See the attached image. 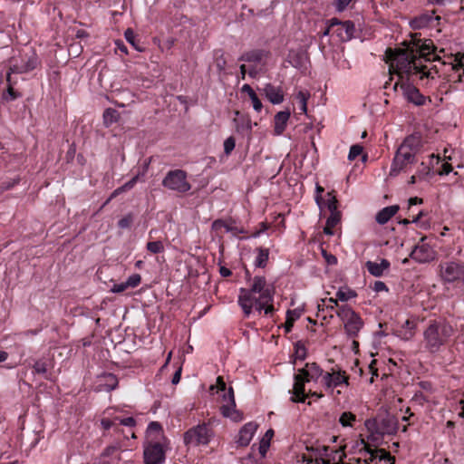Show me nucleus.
<instances>
[{
  "instance_id": "obj_1",
  "label": "nucleus",
  "mask_w": 464,
  "mask_h": 464,
  "mask_svg": "<svg viewBox=\"0 0 464 464\" xmlns=\"http://www.w3.org/2000/svg\"><path fill=\"white\" fill-rule=\"evenodd\" d=\"M405 48L395 51L388 48L386 50V62L390 63V72L397 73L402 78L406 74L408 78L413 75H420V79H433L430 71H427V66L421 62H418L414 53H411L410 44L407 41L403 42Z\"/></svg>"
},
{
  "instance_id": "obj_2",
  "label": "nucleus",
  "mask_w": 464,
  "mask_h": 464,
  "mask_svg": "<svg viewBox=\"0 0 464 464\" xmlns=\"http://www.w3.org/2000/svg\"><path fill=\"white\" fill-rule=\"evenodd\" d=\"M452 327L445 322L430 321L423 332L425 349L430 353H439L452 335Z\"/></svg>"
},
{
  "instance_id": "obj_3",
  "label": "nucleus",
  "mask_w": 464,
  "mask_h": 464,
  "mask_svg": "<svg viewBox=\"0 0 464 464\" xmlns=\"http://www.w3.org/2000/svg\"><path fill=\"white\" fill-rule=\"evenodd\" d=\"M323 369L316 362H307L304 368L299 369L298 372L294 376V396L291 397V401L293 402H304V384L312 381H316L323 375Z\"/></svg>"
},
{
  "instance_id": "obj_4",
  "label": "nucleus",
  "mask_w": 464,
  "mask_h": 464,
  "mask_svg": "<svg viewBox=\"0 0 464 464\" xmlns=\"http://www.w3.org/2000/svg\"><path fill=\"white\" fill-rule=\"evenodd\" d=\"M266 290H274L272 287H266V280L264 276H255L250 288H240L238 295V304L241 306L246 317L252 313L253 294L264 295Z\"/></svg>"
},
{
  "instance_id": "obj_5",
  "label": "nucleus",
  "mask_w": 464,
  "mask_h": 464,
  "mask_svg": "<svg viewBox=\"0 0 464 464\" xmlns=\"http://www.w3.org/2000/svg\"><path fill=\"white\" fill-rule=\"evenodd\" d=\"M336 315L343 322L347 336L355 338L363 326V321L361 316L348 305L339 306Z\"/></svg>"
},
{
  "instance_id": "obj_6",
  "label": "nucleus",
  "mask_w": 464,
  "mask_h": 464,
  "mask_svg": "<svg viewBox=\"0 0 464 464\" xmlns=\"http://www.w3.org/2000/svg\"><path fill=\"white\" fill-rule=\"evenodd\" d=\"M411 37V39L408 43L411 48V53L415 54L418 62H420L421 59L425 61H436L440 59L438 55L433 53L435 47L431 40L421 39L420 34H413Z\"/></svg>"
},
{
  "instance_id": "obj_7",
  "label": "nucleus",
  "mask_w": 464,
  "mask_h": 464,
  "mask_svg": "<svg viewBox=\"0 0 464 464\" xmlns=\"http://www.w3.org/2000/svg\"><path fill=\"white\" fill-rule=\"evenodd\" d=\"M213 430L206 423L198 424L188 430L183 436L186 446H199L209 443Z\"/></svg>"
},
{
  "instance_id": "obj_8",
  "label": "nucleus",
  "mask_w": 464,
  "mask_h": 464,
  "mask_svg": "<svg viewBox=\"0 0 464 464\" xmlns=\"http://www.w3.org/2000/svg\"><path fill=\"white\" fill-rule=\"evenodd\" d=\"M162 186L182 194L191 188V185L187 180V172L182 169L169 170L162 180Z\"/></svg>"
},
{
  "instance_id": "obj_9",
  "label": "nucleus",
  "mask_w": 464,
  "mask_h": 464,
  "mask_svg": "<svg viewBox=\"0 0 464 464\" xmlns=\"http://www.w3.org/2000/svg\"><path fill=\"white\" fill-rule=\"evenodd\" d=\"M440 276L445 283L464 282V262L452 260L440 263Z\"/></svg>"
},
{
  "instance_id": "obj_10",
  "label": "nucleus",
  "mask_w": 464,
  "mask_h": 464,
  "mask_svg": "<svg viewBox=\"0 0 464 464\" xmlns=\"http://www.w3.org/2000/svg\"><path fill=\"white\" fill-rule=\"evenodd\" d=\"M366 426L379 435H392L398 430L397 419L389 413L377 417L372 422L368 420Z\"/></svg>"
},
{
  "instance_id": "obj_11",
  "label": "nucleus",
  "mask_w": 464,
  "mask_h": 464,
  "mask_svg": "<svg viewBox=\"0 0 464 464\" xmlns=\"http://www.w3.org/2000/svg\"><path fill=\"white\" fill-rule=\"evenodd\" d=\"M417 162L416 155L398 148L392 162L390 176L396 177L401 171H408L409 167Z\"/></svg>"
},
{
  "instance_id": "obj_12",
  "label": "nucleus",
  "mask_w": 464,
  "mask_h": 464,
  "mask_svg": "<svg viewBox=\"0 0 464 464\" xmlns=\"http://www.w3.org/2000/svg\"><path fill=\"white\" fill-rule=\"evenodd\" d=\"M222 392V404L220 406V412L225 418H229L234 421H240L242 420V413L236 409V401L234 390L229 387L227 391Z\"/></svg>"
},
{
  "instance_id": "obj_13",
  "label": "nucleus",
  "mask_w": 464,
  "mask_h": 464,
  "mask_svg": "<svg viewBox=\"0 0 464 464\" xmlns=\"http://www.w3.org/2000/svg\"><path fill=\"white\" fill-rule=\"evenodd\" d=\"M143 458L145 464H162L166 459V450L160 441H149L144 447Z\"/></svg>"
},
{
  "instance_id": "obj_14",
  "label": "nucleus",
  "mask_w": 464,
  "mask_h": 464,
  "mask_svg": "<svg viewBox=\"0 0 464 464\" xmlns=\"http://www.w3.org/2000/svg\"><path fill=\"white\" fill-rule=\"evenodd\" d=\"M434 251L428 244L416 245L410 256L418 263H428L434 259Z\"/></svg>"
},
{
  "instance_id": "obj_15",
  "label": "nucleus",
  "mask_w": 464,
  "mask_h": 464,
  "mask_svg": "<svg viewBox=\"0 0 464 464\" xmlns=\"http://www.w3.org/2000/svg\"><path fill=\"white\" fill-rule=\"evenodd\" d=\"M401 88L406 99L416 105H422L425 102V97L420 94L419 89L409 82H402Z\"/></svg>"
},
{
  "instance_id": "obj_16",
  "label": "nucleus",
  "mask_w": 464,
  "mask_h": 464,
  "mask_svg": "<svg viewBox=\"0 0 464 464\" xmlns=\"http://www.w3.org/2000/svg\"><path fill=\"white\" fill-rule=\"evenodd\" d=\"M323 381L327 388L337 387L343 383L346 385L349 384L348 376L345 374V372L343 371H339L337 372L333 373L326 372L323 376Z\"/></svg>"
},
{
  "instance_id": "obj_17",
  "label": "nucleus",
  "mask_w": 464,
  "mask_h": 464,
  "mask_svg": "<svg viewBox=\"0 0 464 464\" xmlns=\"http://www.w3.org/2000/svg\"><path fill=\"white\" fill-rule=\"evenodd\" d=\"M256 429L257 425L254 422L245 424L239 430L238 438L237 440V444L241 447L247 446L250 443Z\"/></svg>"
},
{
  "instance_id": "obj_18",
  "label": "nucleus",
  "mask_w": 464,
  "mask_h": 464,
  "mask_svg": "<svg viewBox=\"0 0 464 464\" xmlns=\"http://www.w3.org/2000/svg\"><path fill=\"white\" fill-rule=\"evenodd\" d=\"M421 146L420 136L419 134H411L403 140L399 148L416 155L420 151Z\"/></svg>"
},
{
  "instance_id": "obj_19",
  "label": "nucleus",
  "mask_w": 464,
  "mask_h": 464,
  "mask_svg": "<svg viewBox=\"0 0 464 464\" xmlns=\"http://www.w3.org/2000/svg\"><path fill=\"white\" fill-rule=\"evenodd\" d=\"M263 92L269 102L273 104H280L284 101V93L280 87H276L271 83H266L263 88Z\"/></svg>"
},
{
  "instance_id": "obj_20",
  "label": "nucleus",
  "mask_w": 464,
  "mask_h": 464,
  "mask_svg": "<svg viewBox=\"0 0 464 464\" xmlns=\"http://www.w3.org/2000/svg\"><path fill=\"white\" fill-rule=\"evenodd\" d=\"M391 264L387 259H382L381 263H376L372 261H367L365 263V266L368 272L376 277H380L383 275L384 270H387L390 267Z\"/></svg>"
},
{
  "instance_id": "obj_21",
  "label": "nucleus",
  "mask_w": 464,
  "mask_h": 464,
  "mask_svg": "<svg viewBox=\"0 0 464 464\" xmlns=\"http://www.w3.org/2000/svg\"><path fill=\"white\" fill-rule=\"evenodd\" d=\"M291 112L290 111H282L277 112L275 115L274 122H275V132L277 135H280L284 132L286 128L287 121L290 118Z\"/></svg>"
},
{
  "instance_id": "obj_22",
  "label": "nucleus",
  "mask_w": 464,
  "mask_h": 464,
  "mask_svg": "<svg viewBox=\"0 0 464 464\" xmlns=\"http://www.w3.org/2000/svg\"><path fill=\"white\" fill-rule=\"evenodd\" d=\"M399 208L398 205L383 208L377 213L375 217L376 222L380 225L386 224L398 212Z\"/></svg>"
},
{
  "instance_id": "obj_23",
  "label": "nucleus",
  "mask_w": 464,
  "mask_h": 464,
  "mask_svg": "<svg viewBox=\"0 0 464 464\" xmlns=\"http://www.w3.org/2000/svg\"><path fill=\"white\" fill-rule=\"evenodd\" d=\"M453 62L449 63L451 64V69L458 72L460 69H463L462 72H459L457 75V78L453 80L452 82L454 83L456 82H464V53H458L455 54Z\"/></svg>"
},
{
  "instance_id": "obj_24",
  "label": "nucleus",
  "mask_w": 464,
  "mask_h": 464,
  "mask_svg": "<svg viewBox=\"0 0 464 464\" xmlns=\"http://www.w3.org/2000/svg\"><path fill=\"white\" fill-rule=\"evenodd\" d=\"M38 64V59L35 54H32L28 57L27 61L21 66L13 65L10 70L14 73H24L33 71Z\"/></svg>"
},
{
  "instance_id": "obj_25",
  "label": "nucleus",
  "mask_w": 464,
  "mask_h": 464,
  "mask_svg": "<svg viewBox=\"0 0 464 464\" xmlns=\"http://www.w3.org/2000/svg\"><path fill=\"white\" fill-rule=\"evenodd\" d=\"M253 305L255 304L256 309L261 313L267 304L274 301V290H266L264 295H260L259 297L253 296Z\"/></svg>"
},
{
  "instance_id": "obj_26",
  "label": "nucleus",
  "mask_w": 464,
  "mask_h": 464,
  "mask_svg": "<svg viewBox=\"0 0 464 464\" xmlns=\"http://www.w3.org/2000/svg\"><path fill=\"white\" fill-rule=\"evenodd\" d=\"M267 55L268 52L265 50L256 49L243 53L240 56L239 60L247 63H259L262 61L264 57H266Z\"/></svg>"
},
{
  "instance_id": "obj_27",
  "label": "nucleus",
  "mask_w": 464,
  "mask_h": 464,
  "mask_svg": "<svg viewBox=\"0 0 464 464\" xmlns=\"http://www.w3.org/2000/svg\"><path fill=\"white\" fill-rule=\"evenodd\" d=\"M434 19L439 20L440 17L437 16L436 18H434L431 14H423L412 19L411 21V26L413 29L424 28L430 25Z\"/></svg>"
},
{
  "instance_id": "obj_28",
  "label": "nucleus",
  "mask_w": 464,
  "mask_h": 464,
  "mask_svg": "<svg viewBox=\"0 0 464 464\" xmlns=\"http://www.w3.org/2000/svg\"><path fill=\"white\" fill-rule=\"evenodd\" d=\"M242 92H246L248 94L250 100L252 101L253 108L256 111H260L262 110V102L257 97L255 91L249 84H244L241 88Z\"/></svg>"
},
{
  "instance_id": "obj_29",
  "label": "nucleus",
  "mask_w": 464,
  "mask_h": 464,
  "mask_svg": "<svg viewBox=\"0 0 464 464\" xmlns=\"http://www.w3.org/2000/svg\"><path fill=\"white\" fill-rule=\"evenodd\" d=\"M274 434H275L274 430L272 429H269L266 430L264 437L261 439L259 447H258V451L262 458L266 457L267 450L270 447V440H272Z\"/></svg>"
},
{
  "instance_id": "obj_30",
  "label": "nucleus",
  "mask_w": 464,
  "mask_h": 464,
  "mask_svg": "<svg viewBox=\"0 0 464 464\" xmlns=\"http://www.w3.org/2000/svg\"><path fill=\"white\" fill-rule=\"evenodd\" d=\"M257 256L255 260V266L256 267L264 268L267 265L268 257H269V249L264 247H258L256 249Z\"/></svg>"
},
{
  "instance_id": "obj_31",
  "label": "nucleus",
  "mask_w": 464,
  "mask_h": 464,
  "mask_svg": "<svg viewBox=\"0 0 464 464\" xmlns=\"http://www.w3.org/2000/svg\"><path fill=\"white\" fill-rule=\"evenodd\" d=\"M301 316V311L299 309L288 310L286 312V321L284 325L286 333H290L292 331L294 323Z\"/></svg>"
},
{
  "instance_id": "obj_32",
  "label": "nucleus",
  "mask_w": 464,
  "mask_h": 464,
  "mask_svg": "<svg viewBox=\"0 0 464 464\" xmlns=\"http://www.w3.org/2000/svg\"><path fill=\"white\" fill-rule=\"evenodd\" d=\"M119 119V112L112 108H108L103 112V121L106 126L116 122Z\"/></svg>"
},
{
  "instance_id": "obj_33",
  "label": "nucleus",
  "mask_w": 464,
  "mask_h": 464,
  "mask_svg": "<svg viewBox=\"0 0 464 464\" xmlns=\"http://www.w3.org/2000/svg\"><path fill=\"white\" fill-rule=\"evenodd\" d=\"M342 28L344 30L345 36H343L342 33H340L341 37L346 41L351 40L355 32V26H354L353 22L349 21V20L343 22Z\"/></svg>"
},
{
  "instance_id": "obj_34",
  "label": "nucleus",
  "mask_w": 464,
  "mask_h": 464,
  "mask_svg": "<svg viewBox=\"0 0 464 464\" xmlns=\"http://www.w3.org/2000/svg\"><path fill=\"white\" fill-rule=\"evenodd\" d=\"M310 98V93L307 91H299L296 94V99L300 103L299 110L303 113L307 111V101Z\"/></svg>"
},
{
  "instance_id": "obj_35",
  "label": "nucleus",
  "mask_w": 464,
  "mask_h": 464,
  "mask_svg": "<svg viewBox=\"0 0 464 464\" xmlns=\"http://www.w3.org/2000/svg\"><path fill=\"white\" fill-rule=\"evenodd\" d=\"M356 416L350 412V411H344L341 414L339 418V422L343 427H352L353 422L355 421Z\"/></svg>"
},
{
  "instance_id": "obj_36",
  "label": "nucleus",
  "mask_w": 464,
  "mask_h": 464,
  "mask_svg": "<svg viewBox=\"0 0 464 464\" xmlns=\"http://www.w3.org/2000/svg\"><path fill=\"white\" fill-rule=\"evenodd\" d=\"M327 197H328V198H327L325 204H326V207L329 209V211L331 213L339 212L337 210L338 200L336 198V196L334 195V191L328 192Z\"/></svg>"
},
{
  "instance_id": "obj_37",
  "label": "nucleus",
  "mask_w": 464,
  "mask_h": 464,
  "mask_svg": "<svg viewBox=\"0 0 464 464\" xmlns=\"http://www.w3.org/2000/svg\"><path fill=\"white\" fill-rule=\"evenodd\" d=\"M146 248L152 254H159L164 250V246L161 241H150L147 243Z\"/></svg>"
},
{
  "instance_id": "obj_38",
  "label": "nucleus",
  "mask_w": 464,
  "mask_h": 464,
  "mask_svg": "<svg viewBox=\"0 0 464 464\" xmlns=\"http://www.w3.org/2000/svg\"><path fill=\"white\" fill-rule=\"evenodd\" d=\"M295 358L299 360H304L306 358V348L301 341L295 343Z\"/></svg>"
},
{
  "instance_id": "obj_39",
  "label": "nucleus",
  "mask_w": 464,
  "mask_h": 464,
  "mask_svg": "<svg viewBox=\"0 0 464 464\" xmlns=\"http://www.w3.org/2000/svg\"><path fill=\"white\" fill-rule=\"evenodd\" d=\"M357 295L356 292L354 290H347V291H343V290H338L337 293H336V297L338 300L342 301V302H346L348 300H350L351 298H353Z\"/></svg>"
},
{
  "instance_id": "obj_40",
  "label": "nucleus",
  "mask_w": 464,
  "mask_h": 464,
  "mask_svg": "<svg viewBox=\"0 0 464 464\" xmlns=\"http://www.w3.org/2000/svg\"><path fill=\"white\" fill-rule=\"evenodd\" d=\"M21 94L14 91V89L11 86V84L8 85V88L5 92L3 93V100L5 102H12L19 98Z\"/></svg>"
},
{
  "instance_id": "obj_41",
  "label": "nucleus",
  "mask_w": 464,
  "mask_h": 464,
  "mask_svg": "<svg viewBox=\"0 0 464 464\" xmlns=\"http://www.w3.org/2000/svg\"><path fill=\"white\" fill-rule=\"evenodd\" d=\"M147 433L149 435L156 433L157 435L155 436L154 440H158V437L162 435V427L159 422L151 421L148 426Z\"/></svg>"
},
{
  "instance_id": "obj_42",
  "label": "nucleus",
  "mask_w": 464,
  "mask_h": 464,
  "mask_svg": "<svg viewBox=\"0 0 464 464\" xmlns=\"http://www.w3.org/2000/svg\"><path fill=\"white\" fill-rule=\"evenodd\" d=\"M105 378H106L105 390L107 392H111L118 386V379L116 378V376L114 374L109 373L105 376Z\"/></svg>"
},
{
  "instance_id": "obj_43",
  "label": "nucleus",
  "mask_w": 464,
  "mask_h": 464,
  "mask_svg": "<svg viewBox=\"0 0 464 464\" xmlns=\"http://www.w3.org/2000/svg\"><path fill=\"white\" fill-rule=\"evenodd\" d=\"M34 372L37 374H46L47 363L44 360H37L33 365Z\"/></svg>"
},
{
  "instance_id": "obj_44",
  "label": "nucleus",
  "mask_w": 464,
  "mask_h": 464,
  "mask_svg": "<svg viewBox=\"0 0 464 464\" xmlns=\"http://www.w3.org/2000/svg\"><path fill=\"white\" fill-rule=\"evenodd\" d=\"M430 167L425 162H421L417 169V176L419 179H424L430 173Z\"/></svg>"
},
{
  "instance_id": "obj_45",
  "label": "nucleus",
  "mask_w": 464,
  "mask_h": 464,
  "mask_svg": "<svg viewBox=\"0 0 464 464\" xmlns=\"http://www.w3.org/2000/svg\"><path fill=\"white\" fill-rule=\"evenodd\" d=\"M133 222L132 214H128L118 221V227L121 229L129 228Z\"/></svg>"
},
{
  "instance_id": "obj_46",
  "label": "nucleus",
  "mask_w": 464,
  "mask_h": 464,
  "mask_svg": "<svg viewBox=\"0 0 464 464\" xmlns=\"http://www.w3.org/2000/svg\"><path fill=\"white\" fill-rule=\"evenodd\" d=\"M362 152V146L359 144L353 145L350 148V151L348 154V160H354L359 155H361Z\"/></svg>"
},
{
  "instance_id": "obj_47",
  "label": "nucleus",
  "mask_w": 464,
  "mask_h": 464,
  "mask_svg": "<svg viewBox=\"0 0 464 464\" xmlns=\"http://www.w3.org/2000/svg\"><path fill=\"white\" fill-rule=\"evenodd\" d=\"M214 390H217V392H221L227 391L226 383L223 380V377L218 376L217 378V382L215 385L210 386V391L213 392Z\"/></svg>"
},
{
  "instance_id": "obj_48",
  "label": "nucleus",
  "mask_w": 464,
  "mask_h": 464,
  "mask_svg": "<svg viewBox=\"0 0 464 464\" xmlns=\"http://www.w3.org/2000/svg\"><path fill=\"white\" fill-rule=\"evenodd\" d=\"M235 146H236L235 139L233 137H228L224 141V152H225V154L229 155L232 152V150L235 149Z\"/></svg>"
},
{
  "instance_id": "obj_49",
  "label": "nucleus",
  "mask_w": 464,
  "mask_h": 464,
  "mask_svg": "<svg viewBox=\"0 0 464 464\" xmlns=\"http://www.w3.org/2000/svg\"><path fill=\"white\" fill-rule=\"evenodd\" d=\"M124 36H125V39L128 43H130L132 46H134L137 50L139 51H141L140 48H139L137 45H136V43H135V34L133 32L132 29L130 28H128L125 33H124Z\"/></svg>"
},
{
  "instance_id": "obj_50",
  "label": "nucleus",
  "mask_w": 464,
  "mask_h": 464,
  "mask_svg": "<svg viewBox=\"0 0 464 464\" xmlns=\"http://www.w3.org/2000/svg\"><path fill=\"white\" fill-rule=\"evenodd\" d=\"M141 276L139 274L130 276L126 281L128 287H136L140 285Z\"/></svg>"
},
{
  "instance_id": "obj_51",
  "label": "nucleus",
  "mask_w": 464,
  "mask_h": 464,
  "mask_svg": "<svg viewBox=\"0 0 464 464\" xmlns=\"http://www.w3.org/2000/svg\"><path fill=\"white\" fill-rule=\"evenodd\" d=\"M352 1L353 0H334L333 5L337 12H343Z\"/></svg>"
},
{
  "instance_id": "obj_52",
  "label": "nucleus",
  "mask_w": 464,
  "mask_h": 464,
  "mask_svg": "<svg viewBox=\"0 0 464 464\" xmlns=\"http://www.w3.org/2000/svg\"><path fill=\"white\" fill-rule=\"evenodd\" d=\"M341 220V212L331 213L326 220L328 227H335Z\"/></svg>"
},
{
  "instance_id": "obj_53",
  "label": "nucleus",
  "mask_w": 464,
  "mask_h": 464,
  "mask_svg": "<svg viewBox=\"0 0 464 464\" xmlns=\"http://www.w3.org/2000/svg\"><path fill=\"white\" fill-rule=\"evenodd\" d=\"M377 451V454H380L379 456H377L379 458V459L382 461V460H392V464H394V458H392L390 454V452H388L387 450H385L384 449H379V450H376Z\"/></svg>"
},
{
  "instance_id": "obj_54",
  "label": "nucleus",
  "mask_w": 464,
  "mask_h": 464,
  "mask_svg": "<svg viewBox=\"0 0 464 464\" xmlns=\"http://www.w3.org/2000/svg\"><path fill=\"white\" fill-rule=\"evenodd\" d=\"M115 420H118L121 425L127 426V427H133L136 424V420L133 417H127V418H119L116 417Z\"/></svg>"
},
{
  "instance_id": "obj_55",
  "label": "nucleus",
  "mask_w": 464,
  "mask_h": 464,
  "mask_svg": "<svg viewBox=\"0 0 464 464\" xmlns=\"http://www.w3.org/2000/svg\"><path fill=\"white\" fill-rule=\"evenodd\" d=\"M364 450L370 454V458L365 459L364 462L366 464H371L377 458V451L376 450L371 449V447L366 444L364 445Z\"/></svg>"
},
{
  "instance_id": "obj_56",
  "label": "nucleus",
  "mask_w": 464,
  "mask_h": 464,
  "mask_svg": "<svg viewBox=\"0 0 464 464\" xmlns=\"http://www.w3.org/2000/svg\"><path fill=\"white\" fill-rule=\"evenodd\" d=\"M322 255L328 265L334 266L337 264V257L335 256L327 253L325 250H322Z\"/></svg>"
},
{
  "instance_id": "obj_57",
  "label": "nucleus",
  "mask_w": 464,
  "mask_h": 464,
  "mask_svg": "<svg viewBox=\"0 0 464 464\" xmlns=\"http://www.w3.org/2000/svg\"><path fill=\"white\" fill-rule=\"evenodd\" d=\"M119 450V447L118 446H115V445H111V446H108L104 449V450L102 451V458H105V457H110L111 456L114 452H116L117 450Z\"/></svg>"
},
{
  "instance_id": "obj_58",
  "label": "nucleus",
  "mask_w": 464,
  "mask_h": 464,
  "mask_svg": "<svg viewBox=\"0 0 464 464\" xmlns=\"http://www.w3.org/2000/svg\"><path fill=\"white\" fill-rule=\"evenodd\" d=\"M138 180V176H135L133 177L130 180H129L128 182H126L123 186L118 188V190H128V189H130L134 187V185L136 184Z\"/></svg>"
},
{
  "instance_id": "obj_59",
  "label": "nucleus",
  "mask_w": 464,
  "mask_h": 464,
  "mask_svg": "<svg viewBox=\"0 0 464 464\" xmlns=\"http://www.w3.org/2000/svg\"><path fill=\"white\" fill-rule=\"evenodd\" d=\"M372 289L377 293L382 291H388L387 285L382 281H375Z\"/></svg>"
},
{
  "instance_id": "obj_60",
  "label": "nucleus",
  "mask_w": 464,
  "mask_h": 464,
  "mask_svg": "<svg viewBox=\"0 0 464 464\" xmlns=\"http://www.w3.org/2000/svg\"><path fill=\"white\" fill-rule=\"evenodd\" d=\"M451 171H452V166L448 162H444L441 165V169L439 170V174L440 175H448Z\"/></svg>"
},
{
  "instance_id": "obj_61",
  "label": "nucleus",
  "mask_w": 464,
  "mask_h": 464,
  "mask_svg": "<svg viewBox=\"0 0 464 464\" xmlns=\"http://www.w3.org/2000/svg\"><path fill=\"white\" fill-rule=\"evenodd\" d=\"M324 188H322L321 186H319V185L316 186V193L317 194L315 196V201L320 208L323 203L322 193L324 192Z\"/></svg>"
},
{
  "instance_id": "obj_62",
  "label": "nucleus",
  "mask_w": 464,
  "mask_h": 464,
  "mask_svg": "<svg viewBox=\"0 0 464 464\" xmlns=\"http://www.w3.org/2000/svg\"><path fill=\"white\" fill-rule=\"evenodd\" d=\"M127 288H128V285H127L126 282L121 283V284H116L111 288V292H113V293H121V292L125 291Z\"/></svg>"
},
{
  "instance_id": "obj_63",
  "label": "nucleus",
  "mask_w": 464,
  "mask_h": 464,
  "mask_svg": "<svg viewBox=\"0 0 464 464\" xmlns=\"http://www.w3.org/2000/svg\"><path fill=\"white\" fill-rule=\"evenodd\" d=\"M223 227H227V223L221 219H217L212 223V228L216 231L220 230Z\"/></svg>"
},
{
  "instance_id": "obj_64",
  "label": "nucleus",
  "mask_w": 464,
  "mask_h": 464,
  "mask_svg": "<svg viewBox=\"0 0 464 464\" xmlns=\"http://www.w3.org/2000/svg\"><path fill=\"white\" fill-rule=\"evenodd\" d=\"M403 340H411L413 335H414V331H408V330H405L404 332H402V330L400 331V334H399Z\"/></svg>"
}]
</instances>
